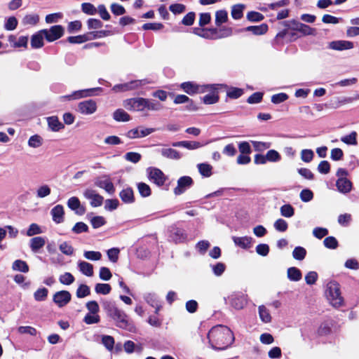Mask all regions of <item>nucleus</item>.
<instances>
[{"mask_svg": "<svg viewBox=\"0 0 359 359\" xmlns=\"http://www.w3.org/2000/svg\"><path fill=\"white\" fill-rule=\"evenodd\" d=\"M208 339L213 349L224 350L233 341V335L231 330L224 325L213 327L208 334Z\"/></svg>", "mask_w": 359, "mask_h": 359, "instance_id": "obj_1", "label": "nucleus"}, {"mask_svg": "<svg viewBox=\"0 0 359 359\" xmlns=\"http://www.w3.org/2000/svg\"><path fill=\"white\" fill-rule=\"evenodd\" d=\"M103 307L107 314L114 320L117 327L131 331L133 326L130 321L128 315L122 310L119 309L111 302H103Z\"/></svg>", "mask_w": 359, "mask_h": 359, "instance_id": "obj_2", "label": "nucleus"}, {"mask_svg": "<svg viewBox=\"0 0 359 359\" xmlns=\"http://www.w3.org/2000/svg\"><path fill=\"white\" fill-rule=\"evenodd\" d=\"M326 296L334 307L338 308L343 304L344 299L341 295L340 286L337 282L331 281L327 283Z\"/></svg>", "mask_w": 359, "mask_h": 359, "instance_id": "obj_3", "label": "nucleus"}, {"mask_svg": "<svg viewBox=\"0 0 359 359\" xmlns=\"http://www.w3.org/2000/svg\"><path fill=\"white\" fill-rule=\"evenodd\" d=\"M146 98L134 97L123 102V107L130 111H142L146 109Z\"/></svg>", "mask_w": 359, "mask_h": 359, "instance_id": "obj_4", "label": "nucleus"}, {"mask_svg": "<svg viewBox=\"0 0 359 359\" xmlns=\"http://www.w3.org/2000/svg\"><path fill=\"white\" fill-rule=\"evenodd\" d=\"M149 82L147 79L135 80L128 83L115 85L112 90L117 92H124L137 89L142 86L148 84Z\"/></svg>", "mask_w": 359, "mask_h": 359, "instance_id": "obj_5", "label": "nucleus"}, {"mask_svg": "<svg viewBox=\"0 0 359 359\" xmlns=\"http://www.w3.org/2000/svg\"><path fill=\"white\" fill-rule=\"evenodd\" d=\"M181 88L185 93L193 95L198 93H203L205 90H210L213 88L212 85L198 86L194 82H184L181 84Z\"/></svg>", "mask_w": 359, "mask_h": 359, "instance_id": "obj_6", "label": "nucleus"}, {"mask_svg": "<svg viewBox=\"0 0 359 359\" xmlns=\"http://www.w3.org/2000/svg\"><path fill=\"white\" fill-rule=\"evenodd\" d=\"M224 300L237 310L242 309L245 304V295L239 292L232 293L227 299L224 298Z\"/></svg>", "mask_w": 359, "mask_h": 359, "instance_id": "obj_7", "label": "nucleus"}, {"mask_svg": "<svg viewBox=\"0 0 359 359\" xmlns=\"http://www.w3.org/2000/svg\"><path fill=\"white\" fill-rule=\"evenodd\" d=\"M43 36L48 41L52 42L60 39L64 34V28L61 25L52 26L49 29H42Z\"/></svg>", "mask_w": 359, "mask_h": 359, "instance_id": "obj_8", "label": "nucleus"}, {"mask_svg": "<svg viewBox=\"0 0 359 359\" xmlns=\"http://www.w3.org/2000/svg\"><path fill=\"white\" fill-rule=\"evenodd\" d=\"M149 178L157 186L161 187L163 185L166 181V177L164 173L158 168H149L147 169Z\"/></svg>", "mask_w": 359, "mask_h": 359, "instance_id": "obj_9", "label": "nucleus"}, {"mask_svg": "<svg viewBox=\"0 0 359 359\" xmlns=\"http://www.w3.org/2000/svg\"><path fill=\"white\" fill-rule=\"evenodd\" d=\"M193 180L189 176H183L178 179L177 187L174 189V194L181 195L189 189L193 184Z\"/></svg>", "mask_w": 359, "mask_h": 359, "instance_id": "obj_10", "label": "nucleus"}, {"mask_svg": "<svg viewBox=\"0 0 359 359\" xmlns=\"http://www.w3.org/2000/svg\"><path fill=\"white\" fill-rule=\"evenodd\" d=\"M97 103L93 100L82 101L78 104V111L84 115H90L97 110Z\"/></svg>", "mask_w": 359, "mask_h": 359, "instance_id": "obj_11", "label": "nucleus"}, {"mask_svg": "<svg viewBox=\"0 0 359 359\" xmlns=\"http://www.w3.org/2000/svg\"><path fill=\"white\" fill-rule=\"evenodd\" d=\"M83 196L88 200H90V205L93 207L101 206L104 200V198L97 194L96 191L91 189H86L83 191Z\"/></svg>", "mask_w": 359, "mask_h": 359, "instance_id": "obj_12", "label": "nucleus"}, {"mask_svg": "<svg viewBox=\"0 0 359 359\" xmlns=\"http://www.w3.org/2000/svg\"><path fill=\"white\" fill-rule=\"evenodd\" d=\"M72 299V295L67 290H61L54 294L53 297V302L59 307L66 306Z\"/></svg>", "mask_w": 359, "mask_h": 359, "instance_id": "obj_13", "label": "nucleus"}, {"mask_svg": "<svg viewBox=\"0 0 359 359\" xmlns=\"http://www.w3.org/2000/svg\"><path fill=\"white\" fill-rule=\"evenodd\" d=\"M97 90H101L100 88H89V89H85V90H79L74 91L70 95H65L62 97V99L68 100H78L82 97H86L88 96L93 95V93Z\"/></svg>", "mask_w": 359, "mask_h": 359, "instance_id": "obj_14", "label": "nucleus"}, {"mask_svg": "<svg viewBox=\"0 0 359 359\" xmlns=\"http://www.w3.org/2000/svg\"><path fill=\"white\" fill-rule=\"evenodd\" d=\"M154 131V128L138 127L128 130L126 135L129 139H137L146 137Z\"/></svg>", "mask_w": 359, "mask_h": 359, "instance_id": "obj_15", "label": "nucleus"}, {"mask_svg": "<svg viewBox=\"0 0 359 359\" xmlns=\"http://www.w3.org/2000/svg\"><path fill=\"white\" fill-rule=\"evenodd\" d=\"M353 46V42L344 40L333 41L328 45L329 48L339 51L352 49Z\"/></svg>", "mask_w": 359, "mask_h": 359, "instance_id": "obj_16", "label": "nucleus"}, {"mask_svg": "<svg viewBox=\"0 0 359 359\" xmlns=\"http://www.w3.org/2000/svg\"><path fill=\"white\" fill-rule=\"evenodd\" d=\"M67 206L77 215H82L86 212L85 208L81 204L79 199L76 196H72L69 198L67 201Z\"/></svg>", "mask_w": 359, "mask_h": 359, "instance_id": "obj_17", "label": "nucleus"}, {"mask_svg": "<svg viewBox=\"0 0 359 359\" xmlns=\"http://www.w3.org/2000/svg\"><path fill=\"white\" fill-rule=\"evenodd\" d=\"M95 184L101 189H104L109 194H113L115 192V187L113 183L107 176L104 177L102 179L97 180Z\"/></svg>", "mask_w": 359, "mask_h": 359, "instance_id": "obj_18", "label": "nucleus"}, {"mask_svg": "<svg viewBox=\"0 0 359 359\" xmlns=\"http://www.w3.org/2000/svg\"><path fill=\"white\" fill-rule=\"evenodd\" d=\"M337 190L341 194H348L352 190L353 184L348 179H337L336 182Z\"/></svg>", "mask_w": 359, "mask_h": 359, "instance_id": "obj_19", "label": "nucleus"}, {"mask_svg": "<svg viewBox=\"0 0 359 359\" xmlns=\"http://www.w3.org/2000/svg\"><path fill=\"white\" fill-rule=\"evenodd\" d=\"M170 237L175 243H183L187 240V234L184 230L177 227L172 229Z\"/></svg>", "mask_w": 359, "mask_h": 359, "instance_id": "obj_20", "label": "nucleus"}, {"mask_svg": "<svg viewBox=\"0 0 359 359\" xmlns=\"http://www.w3.org/2000/svg\"><path fill=\"white\" fill-rule=\"evenodd\" d=\"M50 214L53 218V220L57 223L60 224L64 221V208L61 205H57L55 206L50 211Z\"/></svg>", "mask_w": 359, "mask_h": 359, "instance_id": "obj_21", "label": "nucleus"}, {"mask_svg": "<svg viewBox=\"0 0 359 359\" xmlns=\"http://www.w3.org/2000/svg\"><path fill=\"white\" fill-rule=\"evenodd\" d=\"M194 33L203 38H205V39H217V36H215L216 28H212V29L195 28Z\"/></svg>", "mask_w": 359, "mask_h": 359, "instance_id": "obj_22", "label": "nucleus"}, {"mask_svg": "<svg viewBox=\"0 0 359 359\" xmlns=\"http://www.w3.org/2000/svg\"><path fill=\"white\" fill-rule=\"evenodd\" d=\"M46 244L45 238L41 236L34 237L30 240L29 246L32 252H37Z\"/></svg>", "mask_w": 359, "mask_h": 359, "instance_id": "obj_23", "label": "nucleus"}, {"mask_svg": "<svg viewBox=\"0 0 359 359\" xmlns=\"http://www.w3.org/2000/svg\"><path fill=\"white\" fill-rule=\"evenodd\" d=\"M121 201L125 203H132L135 201L133 191L131 188L123 189L119 193Z\"/></svg>", "mask_w": 359, "mask_h": 359, "instance_id": "obj_24", "label": "nucleus"}, {"mask_svg": "<svg viewBox=\"0 0 359 359\" xmlns=\"http://www.w3.org/2000/svg\"><path fill=\"white\" fill-rule=\"evenodd\" d=\"M258 313L260 320L264 323H269L271 322L272 317L270 314L269 310L264 305L258 307Z\"/></svg>", "mask_w": 359, "mask_h": 359, "instance_id": "obj_25", "label": "nucleus"}, {"mask_svg": "<svg viewBox=\"0 0 359 359\" xmlns=\"http://www.w3.org/2000/svg\"><path fill=\"white\" fill-rule=\"evenodd\" d=\"M78 266L83 274L89 277L93 276V266L91 264L84 261H79L78 262Z\"/></svg>", "mask_w": 359, "mask_h": 359, "instance_id": "obj_26", "label": "nucleus"}, {"mask_svg": "<svg viewBox=\"0 0 359 359\" xmlns=\"http://www.w3.org/2000/svg\"><path fill=\"white\" fill-rule=\"evenodd\" d=\"M161 154L165 158L174 160H178L182 156L178 151L172 148H163L161 150Z\"/></svg>", "mask_w": 359, "mask_h": 359, "instance_id": "obj_27", "label": "nucleus"}, {"mask_svg": "<svg viewBox=\"0 0 359 359\" xmlns=\"http://www.w3.org/2000/svg\"><path fill=\"white\" fill-rule=\"evenodd\" d=\"M269 27L266 24L262 23L259 25L255 26H249L248 25V32L252 33L253 35L259 36L262 35L266 33L268 31Z\"/></svg>", "mask_w": 359, "mask_h": 359, "instance_id": "obj_28", "label": "nucleus"}, {"mask_svg": "<svg viewBox=\"0 0 359 359\" xmlns=\"http://www.w3.org/2000/svg\"><path fill=\"white\" fill-rule=\"evenodd\" d=\"M287 278L291 281H299L302 278L301 271L297 267H290L287 271Z\"/></svg>", "mask_w": 359, "mask_h": 359, "instance_id": "obj_29", "label": "nucleus"}, {"mask_svg": "<svg viewBox=\"0 0 359 359\" xmlns=\"http://www.w3.org/2000/svg\"><path fill=\"white\" fill-rule=\"evenodd\" d=\"M8 41L10 43H13L14 47H27L28 38L27 36H21L16 40L15 36H10Z\"/></svg>", "mask_w": 359, "mask_h": 359, "instance_id": "obj_30", "label": "nucleus"}, {"mask_svg": "<svg viewBox=\"0 0 359 359\" xmlns=\"http://www.w3.org/2000/svg\"><path fill=\"white\" fill-rule=\"evenodd\" d=\"M43 32L41 31L32 36L31 46L34 48H39L43 46Z\"/></svg>", "mask_w": 359, "mask_h": 359, "instance_id": "obj_31", "label": "nucleus"}, {"mask_svg": "<svg viewBox=\"0 0 359 359\" xmlns=\"http://www.w3.org/2000/svg\"><path fill=\"white\" fill-rule=\"evenodd\" d=\"M12 269L13 271H20L22 273H27L29 271V266L26 262L21 259H17L13 263Z\"/></svg>", "mask_w": 359, "mask_h": 359, "instance_id": "obj_32", "label": "nucleus"}, {"mask_svg": "<svg viewBox=\"0 0 359 359\" xmlns=\"http://www.w3.org/2000/svg\"><path fill=\"white\" fill-rule=\"evenodd\" d=\"M113 118L116 121H128L130 120V115L122 109H116L113 114Z\"/></svg>", "mask_w": 359, "mask_h": 359, "instance_id": "obj_33", "label": "nucleus"}, {"mask_svg": "<svg viewBox=\"0 0 359 359\" xmlns=\"http://www.w3.org/2000/svg\"><path fill=\"white\" fill-rule=\"evenodd\" d=\"M239 150L241 153L237 158V163L238 164H246L247 163V142H241L239 144Z\"/></svg>", "mask_w": 359, "mask_h": 359, "instance_id": "obj_34", "label": "nucleus"}, {"mask_svg": "<svg viewBox=\"0 0 359 359\" xmlns=\"http://www.w3.org/2000/svg\"><path fill=\"white\" fill-rule=\"evenodd\" d=\"M49 128L53 131H58L63 128V125L59 121L57 117L50 116L47 118Z\"/></svg>", "mask_w": 359, "mask_h": 359, "instance_id": "obj_35", "label": "nucleus"}, {"mask_svg": "<svg viewBox=\"0 0 359 359\" xmlns=\"http://www.w3.org/2000/svg\"><path fill=\"white\" fill-rule=\"evenodd\" d=\"M245 6L242 4H236L232 6L231 8V16L235 20L241 19L243 15V11Z\"/></svg>", "mask_w": 359, "mask_h": 359, "instance_id": "obj_36", "label": "nucleus"}, {"mask_svg": "<svg viewBox=\"0 0 359 359\" xmlns=\"http://www.w3.org/2000/svg\"><path fill=\"white\" fill-rule=\"evenodd\" d=\"M39 21V17L37 14L26 15L22 20L23 25H35Z\"/></svg>", "mask_w": 359, "mask_h": 359, "instance_id": "obj_37", "label": "nucleus"}, {"mask_svg": "<svg viewBox=\"0 0 359 359\" xmlns=\"http://www.w3.org/2000/svg\"><path fill=\"white\" fill-rule=\"evenodd\" d=\"M146 109L148 111H158L163 109V105L154 100L146 98Z\"/></svg>", "mask_w": 359, "mask_h": 359, "instance_id": "obj_38", "label": "nucleus"}, {"mask_svg": "<svg viewBox=\"0 0 359 359\" xmlns=\"http://www.w3.org/2000/svg\"><path fill=\"white\" fill-rule=\"evenodd\" d=\"M228 20V13L225 10L217 11L215 13V24L217 26H220Z\"/></svg>", "mask_w": 359, "mask_h": 359, "instance_id": "obj_39", "label": "nucleus"}, {"mask_svg": "<svg viewBox=\"0 0 359 359\" xmlns=\"http://www.w3.org/2000/svg\"><path fill=\"white\" fill-rule=\"evenodd\" d=\"M110 34L109 31L101 30L96 32H90L86 34L87 41H90L95 39L102 38Z\"/></svg>", "mask_w": 359, "mask_h": 359, "instance_id": "obj_40", "label": "nucleus"}, {"mask_svg": "<svg viewBox=\"0 0 359 359\" xmlns=\"http://www.w3.org/2000/svg\"><path fill=\"white\" fill-rule=\"evenodd\" d=\"M111 290V287L109 284L107 283H97L95 286V291L97 294H108Z\"/></svg>", "mask_w": 359, "mask_h": 359, "instance_id": "obj_41", "label": "nucleus"}, {"mask_svg": "<svg viewBox=\"0 0 359 359\" xmlns=\"http://www.w3.org/2000/svg\"><path fill=\"white\" fill-rule=\"evenodd\" d=\"M306 255V250L304 248L297 246L292 251V257L294 259L302 261Z\"/></svg>", "mask_w": 359, "mask_h": 359, "instance_id": "obj_42", "label": "nucleus"}, {"mask_svg": "<svg viewBox=\"0 0 359 359\" xmlns=\"http://www.w3.org/2000/svg\"><path fill=\"white\" fill-rule=\"evenodd\" d=\"M43 144V138L38 135H34L29 137L28 140V145L32 148H38Z\"/></svg>", "mask_w": 359, "mask_h": 359, "instance_id": "obj_43", "label": "nucleus"}, {"mask_svg": "<svg viewBox=\"0 0 359 359\" xmlns=\"http://www.w3.org/2000/svg\"><path fill=\"white\" fill-rule=\"evenodd\" d=\"M280 214L285 217H292L294 214V209L290 204H285L280 207Z\"/></svg>", "mask_w": 359, "mask_h": 359, "instance_id": "obj_44", "label": "nucleus"}, {"mask_svg": "<svg viewBox=\"0 0 359 359\" xmlns=\"http://www.w3.org/2000/svg\"><path fill=\"white\" fill-rule=\"evenodd\" d=\"M356 136H357L356 132L353 131L348 135L341 137V141L346 144H348V145H356L357 144Z\"/></svg>", "mask_w": 359, "mask_h": 359, "instance_id": "obj_45", "label": "nucleus"}, {"mask_svg": "<svg viewBox=\"0 0 359 359\" xmlns=\"http://www.w3.org/2000/svg\"><path fill=\"white\" fill-rule=\"evenodd\" d=\"M232 34V29L230 27H223L220 29L216 28L215 36L217 39L225 38L231 36Z\"/></svg>", "mask_w": 359, "mask_h": 359, "instance_id": "obj_46", "label": "nucleus"}, {"mask_svg": "<svg viewBox=\"0 0 359 359\" xmlns=\"http://www.w3.org/2000/svg\"><path fill=\"white\" fill-rule=\"evenodd\" d=\"M60 250L65 255L71 256L74 254V248L68 242H62L59 245Z\"/></svg>", "mask_w": 359, "mask_h": 359, "instance_id": "obj_47", "label": "nucleus"}, {"mask_svg": "<svg viewBox=\"0 0 359 359\" xmlns=\"http://www.w3.org/2000/svg\"><path fill=\"white\" fill-rule=\"evenodd\" d=\"M199 172L204 177H208L212 175V166L208 163L198 165Z\"/></svg>", "mask_w": 359, "mask_h": 359, "instance_id": "obj_48", "label": "nucleus"}, {"mask_svg": "<svg viewBox=\"0 0 359 359\" xmlns=\"http://www.w3.org/2000/svg\"><path fill=\"white\" fill-rule=\"evenodd\" d=\"M59 280L63 285H69L74 282L75 278L71 273L65 272L60 276Z\"/></svg>", "mask_w": 359, "mask_h": 359, "instance_id": "obj_49", "label": "nucleus"}, {"mask_svg": "<svg viewBox=\"0 0 359 359\" xmlns=\"http://www.w3.org/2000/svg\"><path fill=\"white\" fill-rule=\"evenodd\" d=\"M90 294V287L85 284H81L79 285L78 289L76 290V297L78 298H83L88 296Z\"/></svg>", "mask_w": 359, "mask_h": 359, "instance_id": "obj_50", "label": "nucleus"}, {"mask_svg": "<svg viewBox=\"0 0 359 359\" xmlns=\"http://www.w3.org/2000/svg\"><path fill=\"white\" fill-rule=\"evenodd\" d=\"M137 189L142 197H147L151 195V189L148 184L144 182L137 184Z\"/></svg>", "mask_w": 359, "mask_h": 359, "instance_id": "obj_51", "label": "nucleus"}, {"mask_svg": "<svg viewBox=\"0 0 359 359\" xmlns=\"http://www.w3.org/2000/svg\"><path fill=\"white\" fill-rule=\"evenodd\" d=\"M141 158H142V156L140 154H139L137 152H133V151L127 152L124 156V158L127 161H129V162H131L133 163H138L140 161Z\"/></svg>", "mask_w": 359, "mask_h": 359, "instance_id": "obj_52", "label": "nucleus"}, {"mask_svg": "<svg viewBox=\"0 0 359 359\" xmlns=\"http://www.w3.org/2000/svg\"><path fill=\"white\" fill-rule=\"evenodd\" d=\"M43 233L41 228L36 223H32L29 225L26 235L27 236H33L34 235L40 234Z\"/></svg>", "mask_w": 359, "mask_h": 359, "instance_id": "obj_53", "label": "nucleus"}, {"mask_svg": "<svg viewBox=\"0 0 359 359\" xmlns=\"http://www.w3.org/2000/svg\"><path fill=\"white\" fill-rule=\"evenodd\" d=\"M51 190L48 185L43 184L40 186L36 190V196L38 198H44L50 194Z\"/></svg>", "mask_w": 359, "mask_h": 359, "instance_id": "obj_54", "label": "nucleus"}, {"mask_svg": "<svg viewBox=\"0 0 359 359\" xmlns=\"http://www.w3.org/2000/svg\"><path fill=\"white\" fill-rule=\"evenodd\" d=\"M266 158L267 161L269 162H278L281 159L280 154L274 149L268 151L266 154Z\"/></svg>", "mask_w": 359, "mask_h": 359, "instance_id": "obj_55", "label": "nucleus"}, {"mask_svg": "<svg viewBox=\"0 0 359 359\" xmlns=\"http://www.w3.org/2000/svg\"><path fill=\"white\" fill-rule=\"evenodd\" d=\"M100 320V316L95 313H88L83 318V321L88 325L98 323Z\"/></svg>", "mask_w": 359, "mask_h": 359, "instance_id": "obj_56", "label": "nucleus"}, {"mask_svg": "<svg viewBox=\"0 0 359 359\" xmlns=\"http://www.w3.org/2000/svg\"><path fill=\"white\" fill-rule=\"evenodd\" d=\"M48 293V290L46 288H39L34 292V297L36 301L41 302L46 299Z\"/></svg>", "mask_w": 359, "mask_h": 359, "instance_id": "obj_57", "label": "nucleus"}, {"mask_svg": "<svg viewBox=\"0 0 359 359\" xmlns=\"http://www.w3.org/2000/svg\"><path fill=\"white\" fill-rule=\"evenodd\" d=\"M83 256L86 259L91 261H97L102 258V254L98 251H85Z\"/></svg>", "mask_w": 359, "mask_h": 359, "instance_id": "obj_58", "label": "nucleus"}, {"mask_svg": "<svg viewBox=\"0 0 359 359\" xmlns=\"http://www.w3.org/2000/svg\"><path fill=\"white\" fill-rule=\"evenodd\" d=\"M82 11L88 15H95L97 13V8L90 3H83L81 4Z\"/></svg>", "mask_w": 359, "mask_h": 359, "instance_id": "obj_59", "label": "nucleus"}, {"mask_svg": "<svg viewBox=\"0 0 359 359\" xmlns=\"http://www.w3.org/2000/svg\"><path fill=\"white\" fill-rule=\"evenodd\" d=\"M324 245L329 249H336L338 247V241L334 236H328L323 241Z\"/></svg>", "mask_w": 359, "mask_h": 359, "instance_id": "obj_60", "label": "nucleus"}, {"mask_svg": "<svg viewBox=\"0 0 359 359\" xmlns=\"http://www.w3.org/2000/svg\"><path fill=\"white\" fill-rule=\"evenodd\" d=\"M283 25L290 29L299 32L302 22L296 20H290L283 22Z\"/></svg>", "mask_w": 359, "mask_h": 359, "instance_id": "obj_61", "label": "nucleus"}, {"mask_svg": "<svg viewBox=\"0 0 359 359\" xmlns=\"http://www.w3.org/2000/svg\"><path fill=\"white\" fill-rule=\"evenodd\" d=\"M90 223L94 229H97L104 225L106 220L102 216H95L90 219Z\"/></svg>", "mask_w": 359, "mask_h": 359, "instance_id": "obj_62", "label": "nucleus"}, {"mask_svg": "<svg viewBox=\"0 0 359 359\" xmlns=\"http://www.w3.org/2000/svg\"><path fill=\"white\" fill-rule=\"evenodd\" d=\"M299 32L305 36H309V35L314 36L316 34V29L312 28L310 26L305 25L304 23H302Z\"/></svg>", "mask_w": 359, "mask_h": 359, "instance_id": "obj_63", "label": "nucleus"}, {"mask_svg": "<svg viewBox=\"0 0 359 359\" xmlns=\"http://www.w3.org/2000/svg\"><path fill=\"white\" fill-rule=\"evenodd\" d=\"M274 228L276 230L284 232L287 229L288 224L287 222L283 219H278L274 222Z\"/></svg>", "mask_w": 359, "mask_h": 359, "instance_id": "obj_64", "label": "nucleus"}]
</instances>
